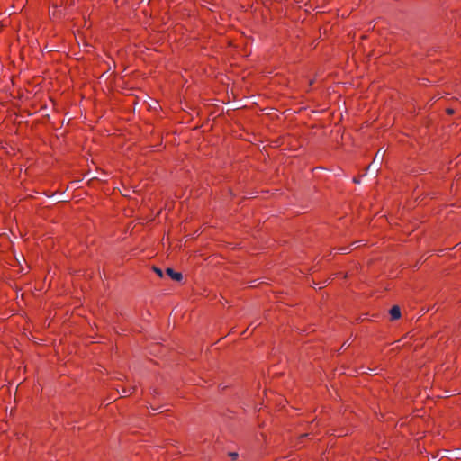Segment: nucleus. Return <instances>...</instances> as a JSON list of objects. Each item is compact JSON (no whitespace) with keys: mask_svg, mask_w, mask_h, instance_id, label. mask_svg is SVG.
I'll return each mask as SVG.
<instances>
[{"mask_svg":"<svg viewBox=\"0 0 461 461\" xmlns=\"http://www.w3.org/2000/svg\"><path fill=\"white\" fill-rule=\"evenodd\" d=\"M166 272L175 281H181L183 278L181 273L176 272L172 268H167Z\"/></svg>","mask_w":461,"mask_h":461,"instance_id":"1","label":"nucleus"},{"mask_svg":"<svg viewBox=\"0 0 461 461\" xmlns=\"http://www.w3.org/2000/svg\"><path fill=\"white\" fill-rule=\"evenodd\" d=\"M390 315L392 320H398L401 317V310L399 306L394 305L393 307H392V309L390 310Z\"/></svg>","mask_w":461,"mask_h":461,"instance_id":"2","label":"nucleus"},{"mask_svg":"<svg viewBox=\"0 0 461 461\" xmlns=\"http://www.w3.org/2000/svg\"><path fill=\"white\" fill-rule=\"evenodd\" d=\"M380 151H381V150H379V151L376 153V155H375V158H374V160H373V162H372V165H375V164H376V163H377V165H379V164L381 163L384 154H382V155H381L380 160L377 162V160L379 159Z\"/></svg>","mask_w":461,"mask_h":461,"instance_id":"3","label":"nucleus"},{"mask_svg":"<svg viewBox=\"0 0 461 461\" xmlns=\"http://www.w3.org/2000/svg\"><path fill=\"white\" fill-rule=\"evenodd\" d=\"M153 270H154V272H155L158 276H159L160 277H162V276H163V272H162V270H161L160 268H158V267H153Z\"/></svg>","mask_w":461,"mask_h":461,"instance_id":"4","label":"nucleus"},{"mask_svg":"<svg viewBox=\"0 0 461 461\" xmlns=\"http://www.w3.org/2000/svg\"><path fill=\"white\" fill-rule=\"evenodd\" d=\"M134 390H135V387H130V388H127V389H126V388H125V389H123V391H122V392H123V393H124V394H126V393H133V392H134Z\"/></svg>","mask_w":461,"mask_h":461,"instance_id":"5","label":"nucleus"},{"mask_svg":"<svg viewBox=\"0 0 461 461\" xmlns=\"http://www.w3.org/2000/svg\"><path fill=\"white\" fill-rule=\"evenodd\" d=\"M229 456L235 460L239 456V455L237 452H230Z\"/></svg>","mask_w":461,"mask_h":461,"instance_id":"6","label":"nucleus"},{"mask_svg":"<svg viewBox=\"0 0 461 461\" xmlns=\"http://www.w3.org/2000/svg\"><path fill=\"white\" fill-rule=\"evenodd\" d=\"M354 182L357 183V184L359 183L358 179H356V178H354Z\"/></svg>","mask_w":461,"mask_h":461,"instance_id":"7","label":"nucleus"}]
</instances>
